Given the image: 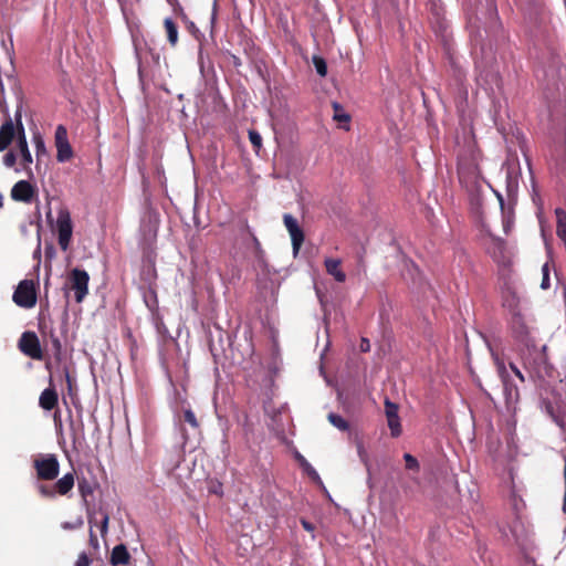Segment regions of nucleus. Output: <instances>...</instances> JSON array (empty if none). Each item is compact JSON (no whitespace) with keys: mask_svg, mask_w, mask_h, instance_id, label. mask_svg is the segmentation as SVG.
Instances as JSON below:
<instances>
[{"mask_svg":"<svg viewBox=\"0 0 566 566\" xmlns=\"http://www.w3.org/2000/svg\"><path fill=\"white\" fill-rule=\"evenodd\" d=\"M40 255H41V244L39 242L35 251L33 252L34 259H38V264H36L38 268L40 265Z\"/></svg>","mask_w":566,"mask_h":566,"instance_id":"37998d69","label":"nucleus"},{"mask_svg":"<svg viewBox=\"0 0 566 566\" xmlns=\"http://www.w3.org/2000/svg\"><path fill=\"white\" fill-rule=\"evenodd\" d=\"M296 460L298 461L300 465L304 470V472L317 484L323 486V482L321 480L319 474L317 471L312 467V464L301 454H295Z\"/></svg>","mask_w":566,"mask_h":566,"instance_id":"6ab92c4d","label":"nucleus"},{"mask_svg":"<svg viewBox=\"0 0 566 566\" xmlns=\"http://www.w3.org/2000/svg\"><path fill=\"white\" fill-rule=\"evenodd\" d=\"M398 405L391 402L388 398L385 400V415L387 418V423L390 429V433L392 437L397 438L401 434V423L398 415Z\"/></svg>","mask_w":566,"mask_h":566,"instance_id":"9b49d317","label":"nucleus"},{"mask_svg":"<svg viewBox=\"0 0 566 566\" xmlns=\"http://www.w3.org/2000/svg\"><path fill=\"white\" fill-rule=\"evenodd\" d=\"M12 300L20 307L32 308L36 304V286L34 281H21L13 293Z\"/></svg>","mask_w":566,"mask_h":566,"instance_id":"7ed1b4c3","label":"nucleus"},{"mask_svg":"<svg viewBox=\"0 0 566 566\" xmlns=\"http://www.w3.org/2000/svg\"><path fill=\"white\" fill-rule=\"evenodd\" d=\"M83 525V520L82 518H77L75 522H64L62 523V528L64 530H75V528H80L82 527Z\"/></svg>","mask_w":566,"mask_h":566,"instance_id":"e433bc0d","label":"nucleus"},{"mask_svg":"<svg viewBox=\"0 0 566 566\" xmlns=\"http://www.w3.org/2000/svg\"><path fill=\"white\" fill-rule=\"evenodd\" d=\"M57 392L53 387L44 389L39 398V405L44 410H52L57 405Z\"/></svg>","mask_w":566,"mask_h":566,"instance_id":"dca6fc26","label":"nucleus"},{"mask_svg":"<svg viewBox=\"0 0 566 566\" xmlns=\"http://www.w3.org/2000/svg\"><path fill=\"white\" fill-rule=\"evenodd\" d=\"M549 286H551V282H549V266H548V263H545V264L542 266V282H541V287H542L543 290H547Z\"/></svg>","mask_w":566,"mask_h":566,"instance_id":"cd10ccee","label":"nucleus"},{"mask_svg":"<svg viewBox=\"0 0 566 566\" xmlns=\"http://www.w3.org/2000/svg\"><path fill=\"white\" fill-rule=\"evenodd\" d=\"M15 123H17V145L15 148L21 157L20 168H15L17 172L23 171L29 178L33 177V171L31 165L33 163L32 155L30 153L24 126L21 122L20 109L15 113Z\"/></svg>","mask_w":566,"mask_h":566,"instance_id":"f03ea898","label":"nucleus"},{"mask_svg":"<svg viewBox=\"0 0 566 566\" xmlns=\"http://www.w3.org/2000/svg\"><path fill=\"white\" fill-rule=\"evenodd\" d=\"M56 231H57V241L59 245L63 251H66L70 247L72 233H73V224L71 220V214L66 209H60L56 219Z\"/></svg>","mask_w":566,"mask_h":566,"instance_id":"39448f33","label":"nucleus"},{"mask_svg":"<svg viewBox=\"0 0 566 566\" xmlns=\"http://www.w3.org/2000/svg\"><path fill=\"white\" fill-rule=\"evenodd\" d=\"M69 282L71 289L75 293V300L77 303L83 302L88 293L90 275L85 270L73 269L69 275Z\"/></svg>","mask_w":566,"mask_h":566,"instance_id":"423d86ee","label":"nucleus"},{"mask_svg":"<svg viewBox=\"0 0 566 566\" xmlns=\"http://www.w3.org/2000/svg\"><path fill=\"white\" fill-rule=\"evenodd\" d=\"M328 420L329 422L336 427L337 429L342 430V431H345L348 429V423L347 421L339 415H336V413H329L328 415Z\"/></svg>","mask_w":566,"mask_h":566,"instance_id":"b1692460","label":"nucleus"},{"mask_svg":"<svg viewBox=\"0 0 566 566\" xmlns=\"http://www.w3.org/2000/svg\"><path fill=\"white\" fill-rule=\"evenodd\" d=\"M74 486V475L66 473L54 483L55 493L66 495Z\"/></svg>","mask_w":566,"mask_h":566,"instance_id":"f3484780","label":"nucleus"},{"mask_svg":"<svg viewBox=\"0 0 566 566\" xmlns=\"http://www.w3.org/2000/svg\"><path fill=\"white\" fill-rule=\"evenodd\" d=\"M159 216L155 211H147L140 223V233L145 244H150L157 237Z\"/></svg>","mask_w":566,"mask_h":566,"instance_id":"6e6552de","label":"nucleus"},{"mask_svg":"<svg viewBox=\"0 0 566 566\" xmlns=\"http://www.w3.org/2000/svg\"><path fill=\"white\" fill-rule=\"evenodd\" d=\"M512 329L515 338L526 347L534 346L530 328L525 325L522 317L514 316L512 321Z\"/></svg>","mask_w":566,"mask_h":566,"instance_id":"ddd939ff","label":"nucleus"},{"mask_svg":"<svg viewBox=\"0 0 566 566\" xmlns=\"http://www.w3.org/2000/svg\"><path fill=\"white\" fill-rule=\"evenodd\" d=\"M32 143L35 148V156L38 161H40L43 157L48 156V150L45 147L44 139L40 133H34L32 136Z\"/></svg>","mask_w":566,"mask_h":566,"instance_id":"412c9836","label":"nucleus"},{"mask_svg":"<svg viewBox=\"0 0 566 566\" xmlns=\"http://www.w3.org/2000/svg\"><path fill=\"white\" fill-rule=\"evenodd\" d=\"M249 139L255 149L262 147V137L256 130H249Z\"/></svg>","mask_w":566,"mask_h":566,"instance_id":"2f4dec72","label":"nucleus"},{"mask_svg":"<svg viewBox=\"0 0 566 566\" xmlns=\"http://www.w3.org/2000/svg\"><path fill=\"white\" fill-rule=\"evenodd\" d=\"M301 524L304 527V530H306L307 532H310V533L314 532V525L312 523H310L308 521L302 520Z\"/></svg>","mask_w":566,"mask_h":566,"instance_id":"ea45409f","label":"nucleus"},{"mask_svg":"<svg viewBox=\"0 0 566 566\" xmlns=\"http://www.w3.org/2000/svg\"><path fill=\"white\" fill-rule=\"evenodd\" d=\"M90 564H91L90 557L87 556L86 553L83 552L78 555L75 566H90Z\"/></svg>","mask_w":566,"mask_h":566,"instance_id":"4c0bfd02","label":"nucleus"},{"mask_svg":"<svg viewBox=\"0 0 566 566\" xmlns=\"http://www.w3.org/2000/svg\"><path fill=\"white\" fill-rule=\"evenodd\" d=\"M283 221L291 237L293 254L296 256L304 241L303 230L300 228L297 220L292 214H284Z\"/></svg>","mask_w":566,"mask_h":566,"instance_id":"1a4fd4ad","label":"nucleus"},{"mask_svg":"<svg viewBox=\"0 0 566 566\" xmlns=\"http://www.w3.org/2000/svg\"><path fill=\"white\" fill-rule=\"evenodd\" d=\"M129 558L130 556L125 545L119 544L113 548L111 555V563L113 565H125L129 562Z\"/></svg>","mask_w":566,"mask_h":566,"instance_id":"a211bd4d","label":"nucleus"},{"mask_svg":"<svg viewBox=\"0 0 566 566\" xmlns=\"http://www.w3.org/2000/svg\"><path fill=\"white\" fill-rule=\"evenodd\" d=\"M334 116L333 118L338 123L345 124L344 128L348 129V123L350 120V116L343 109V107L338 103H333Z\"/></svg>","mask_w":566,"mask_h":566,"instance_id":"4be33fe9","label":"nucleus"},{"mask_svg":"<svg viewBox=\"0 0 566 566\" xmlns=\"http://www.w3.org/2000/svg\"><path fill=\"white\" fill-rule=\"evenodd\" d=\"M15 135L14 123L10 117L0 127V151H4Z\"/></svg>","mask_w":566,"mask_h":566,"instance_id":"4468645a","label":"nucleus"},{"mask_svg":"<svg viewBox=\"0 0 566 566\" xmlns=\"http://www.w3.org/2000/svg\"><path fill=\"white\" fill-rule=\"evenodd\" d=\"M403 459L406 461V468L408 470H411V471L419 470V462L413 455H411L410 453H405Z\"/></svg>","mask_w":566,"mask_h":566,"instance_id":"c85d7f7f","label":"nucleus"},{"mask_svg":"<svg viewBox=\"0 0 566 566\" xmlns=\"http://www.w3.org/2000/svg\"><path fill=\"white\" fill-rule=\"evenodd\" d=\"M17 163V156L13 151H8L4 156H3V165L7 167V168H12L14 167Z\"/></svg>","mask_w":566,"mask_h":566,"instance_id":"c9c22d12","label":"nucleus"},{"mask_svg":"<svg viewBox=\"0 0 566 566\" xmlns=\"http://www.w3.org/2000/svg\"><path fill=\"white\" fill-rule=\"evenodd\" d=\"M2 206V196L0 195V207Z\"/></svg>","mask_w":566,"mask_h":566,"instance_id":"09e8293b","label":"nucleus"},{"mask_svg":"<svg viewBox=\"0 0 566 566\" xmlns=\"http://www.w3.org/2000/svg\"><path fill=\"white\" fill-rule=\"evenodd\" d=\"M459 178L460 181L469 189H473L475 186H478V181H471L467 172L462 169L459 170Z\"/></svg>","mask_w":566,"mask_h":566,"instance_id":"473e14b6","label":"nucleus"},{"mask_svg":"<svg viewBox=\"0 0 566 566\" xmlns=\"http://www.w3.org/2000/svg\"><path fill=\"white\" fill-rule=\"evenodd\" d=\"M45 255L49 259H53L55 255V250L52 245L45 248Z\"/></svg>","mask_w":566,"mask_h":566,"instance_id":"79ce46f5","label":"nucleus"},{"mask_svg":"<svg viewBox=\"0 0 566 566\" xmlns=\"http://www.w3.org/2000/svg\"><path fill=\"white\" fill-rule=\"evenodd\" d=\"M313 64L318 75L325 76L327 74V64L321 56H313Z\"/></svg>","mask_w":566,"mask_h":566,"instance_id":"393cba45","label":"nucleus"},{"mask_svg":"<svg viewBox=\"0 0 566 566\" xmlns=\"http://www.w3.org/2000/svg\"><path fill=\"white\" fill-rule=\"evenodd\" d=\"M69 142L67 130L63 125H59L55 129V145Z\"/></svg>","mask_w":566,"mask_h":566,"instance_id":"bb28decb","label":"nucleus"},{"mask_svg":"<svg viewBox=\"0 0 566 566\" xmlns=\"http://www.w3.org/2000/svg\"><path fill=\"white\" fill-rule=\"evenodd\" d=\"M36 195V188L28 180H20L11 189V198L18 202L31 203Z\"/></svg>","mask_w":566,"mask_h":566,"instance_id":"9d476101","label":"nucleus"},{"mask_svg":"<svg viewBox=\"0 0 566 566\" xmlns=\"http://www.w3.org/2000/svg\"><path fill=\"white\" fill-rule=\"evenodd\" d=\"M78 491L84 502H86V497L93 493V489L88 482L81 481L78 482Z\"/></svg>","mask_w":566,"mask_h":566,"instance_id":"c756f323","label":"nucleus"},{"mask_svg":"<svg viewBox=\"0 0 566 566\" xmlns=\"http://www.w3.org/2000/svg\"><path fill=\"white\" fill-rule=\"evenodd\" d=\"M555 421L563 430L566 429V422L564 419L556 418Z\"/></svg>","mask_w":566,"mask_h":566,"instance_id":"a18cd8bd","label":"nucleus"},{"mask_svg":"<svg viewBox=\"0 0 566 566\" xmlns=\"http://www.w3.org/2000/svg\"><path fill=\"white\" fill-rule=\"evenodd\" d=\"M20 350L31 357L32 359H42L43 354L40 345V340L35 333L24 332L19 340Z\"/></svg>","mask_w":566,"mask_h":566,"instance_id":"0eeeda50","label":"nucleus"},{"mask_svg":"<svg viewBox=\"0 0 566 566\" xmlns=\"http://www.w3.org/2000/svg\"><path fill=\"white\" fill-rule=\"evenodd\" d=\"M360 349H361V352H368L370 349V344H369L368 339H366V338L361 339Z\"/></svg>","mask_w":566,"mask_h":566,"instance_id":"a19ab883","label":"nucleus"},{"mask_svg":"<svg viewBox=\"0 0 566 566\" xmlns=\"http://www.w3.org/2000/svg\"><path fill=\"white\" fill-rule=\"evenodd\" d=\"M184 420L188 422L192 428H198L199 426L197 418L191 409H186L184 411Z\"/></svg>","mask_w":566,"mask_h":566,"instance_id":"f704fd0d","label":"nucleus"},{"mask_svg":"<svg viewBox=\"0 0 566 566\" xmlns=\"http://www.w3.org/2000/svg\"><path fill=\"white\" fill-rule=\"evenodd\" d=\"M342 261L339 259L326 258L324 265L326 272L334 277L336 282L343 283L346 280L345 272L340 269Z\"/></svg>","mask_w":566,"mask_h":566,"instance_id":"2eb2a0df","label":"nucleus"},{"mask_svg":"<svg viewBox=\"0 0 566 566\" xmlns=\"http://www.w3.org/2000/svg\"><path fill=\"white\" fill-rule=\"evenodd\" d=\"M359 455H360L361 460L366 462V460H365V454H364V450H363V448H361V447H359Z\"/></svg>","mask_w":566,"mask_h":566,"instance_id":"49530a36","label":"nucleus"},{"mask_svg":"<svg viewBox=\"0 0 566 566\" xmlns=\"http://www.w3.org/2000/svg\"><path fill=\"white\" fill-rule=\"evenodd\" d=\"M484 245L489 254L495 261H503L505 258V242L497 237L492 235L491 233H486L484 237Z\"/></svg>","mask_w":566,"mask_h":566,"instance_id":"f8f14e48","label":"nucleus"},{"mask_svg":"<svg viewBox=\"0 0 566 566\" xmlns=\"http://www.w3.org/2000/svg\"><path fill=\"white\" fill-rule=\"evenodd\" d=\"M254 243H255L256 248L259 249L260 248V243H259V241L255 238H254Z\"/></svg>","mask_w":566,"mask_h":566,"instance_id":"de8ad7c7","label":"nucleus"},{"mask_svg":"<svg viewBox=\"0 0 566 566\" xmlns=\"http://www.w3.org/2000/svg\"><path fill=\"white\" fill-rule=\"evenodd\" d=\"M36 475L41 480L52 481L60 473V463L55 454L48 453L34 460Z\"/></svg>","mask_w":566,"mask_h":566,"instance_id":"20e7f679","label":"nucleus"},{"mask_svg":"<svg viewBox=\"0 0 566 566\" xmlns=\"http://www.w3.org/2000/svg\"><path fill=\"white\" fill-rule=\"evenodd\" d=\"M491 356L493 358V361L496 367V371L499 377L501 378V381L503 384V391L505 396V401L507 406L514 405L517 402L520 398L518 394V387L514 382L512 378V374L514 377H516L520 382H524V376L522 371L517 368L516 365L513 363H510L509 368L505 366L504 361L500 358V356L492 349L491 345H488Z\"/></svg>","mask_w":566,"mask_h":566,"instance_id":"f257e3e1","label":"nucleus"},{"mask_svg":"<svg viewBox=\"0 0 566 566\" xmlns=\"http://www.w3.org/2000/svg\"><path fill=\"white\" fill-rule=\"evenodd\" d=\"M99 514L102 516L99 531H101V535L105 536L108 531L109 516H108V513L104 512L102 509L99 510Z\"/></svg>","mask_w":566,"mask_h":566,"instance_id":"7c9ffc66","label":"nucleus"},{"mask_svg":"<svg viewBox=\"0 0 566 566\" xmlns=\"http://www.w3.org/2000/svg\"><path fill=\"white\" fill-rule=\"evenodd\" d=\"M564 462H565V465H564L565 494H564L562 510L566 514V453L564 454Z\"/></svg>","mask_w":566,"mask_h":566,"instance_id":"58836bf2","label":"nucleus"},{"mask_svg":"<svg viewBox=\"0 0 566 566\" xmlns=\"http://www.w3.org/2000/svg\"><path fill=\"white\" fill-rule=\"evenodd\" d=\"M0 112L8 115V106L4 101H0Z\"/></svg>","mask_w":566,"mask_h":566,"instance_id":"c03bdc74","label":"nucleus"},{"mask_svg":"<svg viewBox=\"0 0 566 566\" xmlns=\"http://www.w3.org/2000/svg\"><path fill=\"white\" fill-rule=\"evenodd\" d=\"M88 524L91 526V531H90V543L92 546L94 547H98V541H97V537L95 536V534L93 533L92 528L94 526H97V521H96V517L92 514H90L88 516Z\"/></svg>","mask_w":566,"mask_h":566,"instance_id":"a878e982","label":"nucleus"},{"mask_svg":"<svg viewBox=\"0 0 566 566\" xmlns=\"http://www.w3.org/2000/svg\"><path fill=\"white\" fill-rule=\"evenodd\" d=\"M168 2H171V0H167Z\"/></svg>","mask_w":566,"mask_h":566,"instance_id":"8fccbe9b","label":"nucleus"},{"mask_svg":"<svg viewBox=\"0 0 566 566\" xmlns=\"http://www.w3.org/2000/svg\"><path fill=\"white\" fill-rule=\"evenodd\" d=\"M165 29L167 32L168 41L171 45H175L178 42V30L170 18L165 19Z\"/></svg>","mask_w":566,"mask_h":566,"instance_id":"5701e85b","label":"nucleus"},{"mask_svg":"<svg viewBox=\"0 0 566 566\" xmlns=\"http://www.w3.org/2000/svg\"><path fill=\"white\" fill-rule=\"evenodd\" d=\"M38 490H39L40 494L45 496V497L53 499L56 495L55 490H54V485L48 486V485H44V484H40L38 486Z\"/></svg>","mask_w":566,"mask_h":566,"instance_id":"72a5a7b5","label":"nucleus"},{"mask_svg":"<svg viewBox=\"0 0 566 566\" xmlns=\"http://www.w3.org/2000/svg\"><path fill=\"white\" fill-rule=\"evenodd\" d=\"M55 147L59 163H65L73 157V150L69 142L56 144Z\"/></svg>","mask_w":566,"mask_h":566,"instance_id":"aec40b11","label":"nucleus"}]
</instances>
